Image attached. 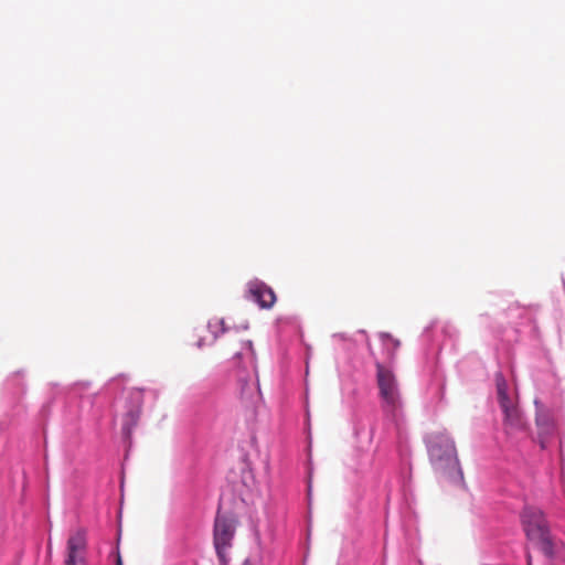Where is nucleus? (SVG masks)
<instances>
[{
    "label": "nucleus",
    "instance_id": "nucleus-9",
    "mask_svg": "<svg viewBox=\"0 0 565 565\" xmlns=\"http://www.w3.org/2000/svg\"><path fill=\"white\" fill-rule=\"evenodd\" d=\"M21 381V376L20 374H15L8 383L7 385L9 386L11 382H20ZM18 392H23V386H22V383H19V388H18Z\"/></svg>",
    "mask_w": 565,
    "mask_h": 565
},
{
    "label": "nucleus",
    "instance_id": "nucleus-5",
    "mask_svg": "<svg viewBox=\"0 0 565 565\" xmlns=\"http://www.w3.org/2000/svg\"><path fill=\"white\" fill-rule=\"evenodd\" d=\"M237 520L231 515L217 512L213 526V545L220 565H228L230 552L236 533Z\"/></svg>",
    "mask_w": 565,
    "mask_h": 565
},
{
    "label": "nucleus",
    "instance_id": "nucleus-2",
    "mask_svg": "<svg viewBox=\"0 0 565 565\" xmlns=\"http://www.w3.org/2000/svg\"><path fill=\"white\" fill-rule=\"evenodd\" d=\"M426 440L429 459L435 471L451 482H461L463 475L451 437L447 433H438L429 435Z\"/></svg>",
    "mask_w": 565,
    "mask_h": 565
},
{
    "label": "nucleus",
    "instance_id": "nucleus-6",
    "mask_svg": "<svg viewBox=\"0 0 565 565\" xmlns=\"http://www.w3.org/2000/svg\"><path fill=\"white\" fill-rule=\"evenodd\" d=\"M497 395L502 413L504 414V427L508 434L522 430L525 427L524 418L509 392L505 379L499 372L495 375Z\"/></svg>",
    "mask_w": 565,
    "mask_h": 565
},
{
    "label": "nucleus",
    "instance_id": "nucleus-3",
    "mask_svg": "<svg viewBox=\"0 0 565 565\" xmlns=\"http://www.w3.org/2000/svg\"><path fill=\"white\" fill-rule=\"evenodd\" d=\"M376 383L385 417L398 426L403 420V399L391 362H376Z\"/></svg>",
    "mask_w": 565,
    "mask_h": 565
},
{
    "label": "nucleus",
    "instance_id": "nucleus-13",
    "mask_svg": "<svg viewBox=\"0 0 565 565\" xmlns=\"http://www.w3.org/2000/svg\"><path fill=\"white\" fill-rule=\"evenodd\" d=\"M116 565H122V562H121L120 556H118V557H117V563H116Z\"/></svg>",
    "mask_w": 565,
    "mask_h": 565
},
{
    "label": "nucleus",
    "instance_id": "nucleus-7",
    "mask_svg": "<svg viewBox=\"0 0 565 565\" xmlns=\"http://www.w3.org/2000/svg\"><path fill=\"white\" fill-rule=\"evenodd\" d=\"M88 540L83 527L72 531L66 541L64 565H87Z\"/></svg>",
    "mask_w": 565,
    "mask_h": 565
},
{
    "label": "nucleus",
    "instance_id": "nucleus-8",
    "mask_svg": "<svg viewBox=\"0 0 565 565\" xmlns=\"http://www.w3.org/2000/svg\"><path fill=\"white\" fill-rule=\"evenodd\" d=\"M124 382H125L124 376H118V377L110 380L107 384V391H109V392L117 391L118 388H120L122 386Z\"/></svg>",
    "mask_w": 565,
    "mask_h": 565
},
{
    "label": "nucleus",
    "instance_id": "nucleus-10",
    "mask_svg": "<svg viewBox=\"0 0 565 565\" xmlns=\"http://www.w3.org/2000/svg\"><path fill=\"white\" fill-rule=\"evenodd\" d=\"M311 497V480L308 481V499L310 500Z\"/></svg>",
    "mask_w": 565,
    "mask_h": 565
},
{
    "label": "nucleus",
    "instance_id": "nucleus-11",
    "mask_svg": "<svg viewBox=\"0 0 565 565\" xmlns=\"http://www.w3.org/2000/svg\"><path fill=\"white\" fill-rule=\"evenodd\" d=\"M241 565H253L250 558H246Z\"/></svg>",
    "mask_w": 565,
    "mask_h": 565
},
{
    "label": "nucleus",
    "instance_id": "nucleus-1",
    "mask_svg": "<svg viewBox=\"0 0 565 565\" xmlns=\"http://www.w3.org/2000/svg\"><path fill=\"white\" fill-rule=\"evenodd\" d=\"M521 523L526 537L535 543L544 555L565 562V544L552 536L543 511L536 507L526 505L521 512Z\"/></svg>",
    "mask_w": 565,
    "mask_h": 565
},
{
    "label": "nucleus",
    "instance_id": "nucleus-12",
    "mask_svg": "<svg viewBox=\"0 0 565 565\" xmlns=\"http://www.w3.org/2000/svg\"><path fill=\"white\" fill-rule=\"evenodd\" d=\"M527 565H532V557L530 554L526 555Z\"/></svg>",
    "mask_w": 565,
    "mask_h": 565
},
{
    "label": "nucleus",
    "instance_id": "nucleus-4",
    "mask_svg": "<svg viewBox=\"0 0 565 565\" xmlns=\"http://www.w3.org/2000/svg\"><path fill=\"white\" fill-rule=\"evenodd\" d=\"M146 396L154 402L158 398V392L151 388L143 390L138 387H131L125 392L118 418L120 419L121 434L126 439L130 438L132 429L138 424L141 415V405Z\"/></svg>",
    "mask_w": 565,
    "mask_h": 565
}]
</instances>
